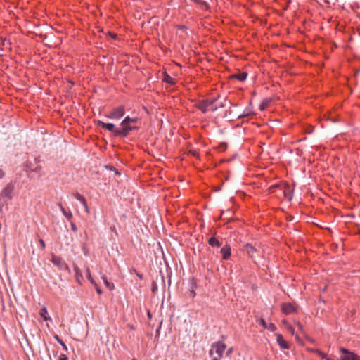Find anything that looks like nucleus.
Masks as SVG:
<instances>
[{
	"mask_svg": "<svg viewBox=\"0 0 360 360\" xmlns=\"http://www.w3.org/2000/svg\"><path fill=\"white\" fill-rule=\"evenodd\" d=\"M139 120L138 117H130L129 116L125 117L120 122L121 128H120L117 134L120 137H127L131 131L139 130V127L136 126L135 124Z\"/></svg>",
	"mask_w": 360,
	"mask_h": 360,
	"instance_id": "f257e3e1",
	"label": "nucleus"
},
{
	"mask_svg": "<svg viewBox=\"0 0 360 360\" xmlns=\"http://www.w3.org/2000/svg\"><path fill=\"white\" fill-rule=\"evenodd\" d=\"M277 190H281L282 195H283V197L288 201H290L292 199L293 191L289 184L286 183H281L272 185L269 188L270 193H274Z\"/></svg>",
	"mask_w": 360,
	"mask_h": 360,
	"instance_id": "f03ea898",
	"label": "nucleus"
},
{
	"mask_svg": "<svg viewBox=\"0 0 360 360\" xmlns=\"http://www.w3.org/2000/svg\"><path fill=\"white\" fill-rule=\"evenodd\" d=\"M217 99L218 97L212 99L200 100L195 103V106L203 113H206L209 110L214 112L218 109V107L214 106V103Z\"/></svg>",
	"mask_w": 360,
	"mask_h": 360,
	"instance_id": "7ed1b4c3",
	"label": "nucleus"
},
{
	"mask_svg": "<svg viewBox=\"0 0 360 360\" xmlns=\"http://www.w3.org/2000/svg\"><path fill=\"white\" fill-rule=\"evenodd\" d=\"M125 114V108L124 105H119L116 108H114L112 110L109 112L108 115H105L106 117L112 120H120L122 118Z\"/></svg>",
	"mask_w": 360,
	"mask_h": 360,
	"instance_id": "20e7f679",
	"label": "nucleus"
},
{
	"mask_svg": "<svg viewBox=\"0 0 360 360\" xmlns=\"http://www.w3.org/2000/svg\"><path fill=\"white\" fill-rule=\"evenodd\" d=\"M26 167L30 172H35L39 174V176H42V167L38 158H35L33 161H27Z\"/></svg>",
	"mask_w": 360,
	"mask_h": 360,
	"instance_id": "39448f33",
	"label": "nucleus"
},
{
	"mask_svg": "<svg viewBox=\"0 0 360 360\" xmlns=\"http://www.w3.org/2000/svg\"><path fill=\"white\" fill-rule=\"evenodd\" d=\"M340 351L341 352V360H360V356L348 350L347 349L341 347Z\"/></svg>",
	"mask_w": 360,
	"mask_h": 360,
	"instance_id": "423d86ee",
	"label": "nucleus"
},
{
	"mask_svg": "<svg viewBox=\"0 0 360 360\" xmlns=\"http://www.w3.org/2000/svg\"><path fill=\"white\" fill-rule=\"evenodd\" d=\"M97 125L110 131L113 134L114 136L120 137V136L117 133V132H118L120 128H116L114 124L105 123L101 120H98L97 122Z\"/></svg>",
	"mask_w": 360,
	"mask_h": 360,
	"instance_id": "0eeeda50",
	"label": "nucleus"
},
{
	"mask_svg": "<svg viewBox=\"0 0 360 360\" xmlns=\"http://www.w3.org/2000/svg\"><path fill=\"white\" fill-rule=\"evenodd\" d=\"M51 262L60 270L70 271L68 264L60 257L53 255L51 258Z\"/></svg>",
	"mask_w": 360,
	"mask_h": 360,
	"instance_id": "6e6552de",
	"label": "nucleus"
},
{
	"mask_svg": "<svg viewBox=\"0 0 360 360\" xmlns=\"http://www.w3.org/2000/svg\"><path fill=\"white\" fill-rule=\"evenodd\" d=\"M212 348L215 349V352L219 357L223 356V354L226 348V345L221 341L214 342L212 345Z\"/></svg>",
	"mask_w": 360,
	"mask_h": 360,
	"instance_id": "1a4fd4ad",
	"label": "nucleus"
},
{
	"mask_svg": "<svg viewBox=\"0 0 360 360\" xmlns=\"http://www.w3.org/2000/svg\"><path fill=\"white\" fill-rule=\"evenodd\" d=\"M220 252L222 255V259L224 260L229 259L231 255V250L230 245L226 244V245L222 247L220 250Z\"/></svg>",
	"mask_w": 360,
	"mask_h": 360,
	"instance_id": "9d476101",
	"label": "nucleus"
},
{
	"mask_svg": "<svg viewBox=\"0 0 360 360\" xmlns=\"http://www.w3.org/2000/svg\"><path fill=\"white\" fill-rule=\"evenodd\" d=\"M276 342L281 349H289L288 343L284 340L283 335L279 333L276 334Z\"/></svg>",
	"mask_w": 360,
	"mask_h": 360,
	"instance_id": "9b49d317",
	"label": "nucleus"
},
{
	"mask_svg": "<svg viewBox=\"0 0 360 360\" xmlns=\"http://www.w3.org/2000/svg\"><path fill=\"white\" fill-rule=\"evenodd\" d=\"M295 307L291 303H284L282 304V311L285 315L290 314L295 312Z\"/></svg>",
	"mask_w": 360,
	"mask_h": 360,
	"instance_id": "f8f14e48",
	"label": "nucleus"
},
{
	"mask_svg": "<svg viewBox=\"0 0 360 360\" xmlns=\"http://www.w3.org/2000/svg\"><path fill=\"white\" fill-rule=\"evenodd\" d=\"M258 322L262 326V327L268 329L269 331L274 332L276 330V327L274 323H267L263 318H260L258 320Z\"/></svg>",
	"mask_w": 360,
	"mask_h": 360,
	"instance_id": "ddd939ff",
	"label": "nucleus"
},
{
	"mask_svg": "<svg viewBox=\"0 0 360 360\" xmlns=\"http://www.w3.org/2000/svg\"><path fill=\"white\" fill-rule=\"evenodd\" d=\"M73 269H74V271H75V276L76 281L79 284H81L82 283V281L83 280V275H82V271L80 270V269L77 265H74Z\"/></svg>",
	"mask_w": 360,
	"mask_h": 360,
	"instance_id": "4468645a",
	"label": "nucleus"
},
{
	"mask_svg": "<svg viewBox=\"0 0 360 360\" xmlns=\"http://www.w3.org/2000/svg\"><path fill=\"white\" fill-rule=\"evenodd\" d=\"M244 251H245L251 257H253L254 254L256 252L257 249L250 243H247L244 246Z\"/></svg>",
	"mask_w": 360,
	"mask_h": 360,
	"instance_id": "2eb2a0df",
	"label": "nucleus"
},
{
	"mask_svg": "<svg viewBox=\"0 0 360 360\" xmlns=\"http://www.w3.org/2000/svg\"><path fill=\"white\" fill-rule=\"evenodd\" d=\"M248 73L246 72H241L236 74H233L231 77L236 79L240 82H243L247 79Z\"/></svg>",
	"mask_w": 360,
	"mask_h": 360,
	"instance_id": "dca6fc26",
	"label": "nucleus"
},
{
	"mask_svg": "<svg viewBox=\"0 0 360 360\" xmlns=\"http://www.w3.org/2000/svg\"><path fill=\"white\" fill-rule=\"evenodd\" d=\"M58 206H59L60 210L62 212L63 214L65 217V218L68 221H70L71 219L72 218V212L70 211H69V212L66 211V210L64 208V207L63 206V205L61 203H58Z\"/></svg>",
	"mask_w": 360,
	"mask_h": 360,
	"instance_id": "f3484780",
	"label": "nucleus"
},
{
	"mask_svg": "<svg viewBox=\"0 0 360 360\" xmlns=\"http://www.w3.org/2000/svg\"><path fill=\"white\" fill-rule=\"evenodd\" d=\"M39 314H40L41 317L44 321H49V320L51 321V318L48 314V311H47L46 307H43V308L41 309V311L39 312Z\"/></svg>",
	"mask_w": 360,
	"mask_h": 360,
	"instance_id": "a211bd4d",
	"label": "nucleus"
},
{
	"mask_svg": "<svg viewBox=\"0 0 360 360\" xmlns=\"http://www.w3.org/2000/svg\"><path fill=\"white\" fill-rule=\"evenodd\" d=\"M163 82L169 84L171 85H175L176 84V80L170 77L167 73H165L162 78Z\"/></svg>",
	"mask_w": 360,
	"mask_h": 360,
	"instance_id": "6ab92c4d",
	"label": "nucleus"
},
{
	"mask_svg": "<svg viewBox=\"0 0 360 360\" xmlns=\"http://www.w3.org/2000/svg\"><path fill=\"white\" fill-rule=\"evenodd\" d=\"M208 244L212 247H220L221 243L215 237H211L208 240Z\"/></svg>",
	"mask_w": 360,
	"mask_h": 360,
	"instance_id": "aec40b11",
	"label": "nucleus"
},
{
	"mask_svg": "<svg viewBox=\"0 0 360 360\" xmlns=\"http://www.w3.org/2000/svg\"><path fill=\"white\" fill-rule=\"evenodd\" d=\"M103 283L109 289L112 290L114 288V285L112 283H110L108 280V278L105 276L102 277Z\"/></svg>",
	"mask_w": 360,
	"mask_h": 360,
	"instance_id": "412c9836",
	"label": "nucleus"
},
{
	"mask_svg": "<svg viewBox=\"0 0 360 360\" xmlns=\"http://www.w3.org/2000/svg\"><path fill=\"white\" fill-rule=\"evenodd\" d=\"M270 101H271L270 99L263 100L262 102L259 105V109L261 110H264L268 106Z\"/></svg>",
	"mask_w": 360,
	"mask_h": 360,
	"instance_id": "4be33fe9",
	"label": "nucleus"
},
{
	"mask_svg": "<svg viewBox=\"0 0 360 360\" xmlns=\"http://www.w3.org/2000/svg\"><path fill=\"white\" fill-rule=\"evenodd\" d=\"M86 276H87V278L88 280L94 285H96V283L95 282V281L93 279V278L91 277V272L89 271V269H87L86 270Z\"/></svg>",
	"mask_w": 360,
	"mask_h": 360,
	"instance_id": "5701e85b",
	"label": "nucleus"
},
{
	"mask_svg": "<svg viewBox=\"0 0 360 360\" xmlns=\"http://www.w3.org/2000/svg\"><path fill=\"white\" fill-rule=\"evenodd\" d=\"M55 339L57 340V342L63 347L64 349L68 350V347L64 343V342L59 338L58 335H55Z\"/></svg>",
	"mask_w": 360,
	"mask_h": 360,
	"instance_id": "b1692460",
	"label": "nucleus"
},
{
	"mask_svg": "<svg viewBox=\"0 0 360 360\" xmlns=\"http://www.w3.org/2000/svg\"><path fill=\"white\" fill-rule=\"evenodd\" d=\"M75 198H76L77 200L80 201V202H81V203H82V202H84V200H86L85 198H84L82 195H81L80 193H76V195H75Z\"/></svg>",
	"mask_w": 360,
	"mask_h": 360,
	"instance_id": "393cba45",
	"label": "nucleus"
},
{
	"mask_svg": "<svg viewBox=\"0 0 360 360\" xmlns=\"http://www.w3.org/2000/svg\"><path fill=\"white\" fill-rule=\"evenodd\" d=\"M315 352L318 354V355L321 357L322 359H326L328 357L326 355L321 351L319 349H316Z\"/></svg>",
	"mask_w": 360,
	"mask_h": 360,
	"instance_id": "a878e982",
	"label": "nucleus"
},
{
	"mask_svg": "<svg viewBox=\"0 0 360 360\" xmlns=\"http://www.w3.org/2000/svg\"><path fill=\"white\" fill-rule=\"evenodd\" d=\"M82 204L84 206L86 212L89 213V209L86 200H84V202H82Z\"/></svg>",
	"mask_w": 360,
	"mask_h": 360,
	"instance_id": "bb28decb",
	"label": "nucleus"
},
{
	"mask_svg": "<svg viewBox=\"0 0 360 360\" xmlns=\"http://www.w3.org/2000/svg\"><path fill=\"white\" fill-rule=\"evenodd\" d=\"M70 226H71V230L73 231V232H76L77 231V228L75 225V223L73 222H70Z\"/></svg>",
	"mask_w": 360,
	"mask_h": 360,
	"instance_id": "cd10ccee",
	"label": "nucleus"
},
{
	"mask_svg": "<svg viewBox=\"0 0 360 360\" xmlns=\"http://www.w3.org/2000/svg\"><path fill=\"white\" fill-rule=\"evenodd\" d=\"M250 115V112L249 111H244L243 114L241 115H239L238 116V118H241V117H246L248 115Z\"/></svg>",
	"mask_w": 360,
	"mask_h": 360,
	"instance_id": "c85d7f7f",
	"label": "nucleus"
},
{
	"mask_svg": "<svg viewBox=\"0 0 360 360\" xmlns=\"http://www.w3.org/2000/svg\"><path fill=\"white\" fill-rule=\"evenodd\" d=\"M58 359L59 360H68V357L67 355L62 354L59 356Z\"/></svg>",
	"mask_w": 360,
	"mask_h": 360,
	"instance_id": "c756f323",
	"label": "nucleus"
},
{
	"mask_svg": "<svg viewBox=\"0 0 360 360\" xmlns=\"http://www.w3.org/2000/svg\"><path fill=\"white\" fill-rule=\"evenodd\" d=\"M39 243L41 245V249L44 250L46 248V244H45V242L44 241V240L41 238L39 239Z\"/></svg>",
	"mask_w": 360,
	"mask_h": 360,
	"instance_id": "7c9ffc66",
	"label": "nucleus"
},
{
	"mask_svg": "<svg viewBox=\"0 0 360 360\" xmlns=\"http://www.w3.org/2000/svg\"><path fill=\"white\" fill-rule=\"evenodd\" d=\"M133 271L136 273V275L139 278V279H143V275L137 272L136 269H133Z\"/></svg>",
	"mask_w": 360,
	"mask_h": 360,
	"instance_id": "2f4dec72",
	"label": "nucleus"
},
{
	"mask_svg": "<svg viewBox=\"0 0 360 360\" xmlns=\"http://www.w3.org/2000/svg\"><path fill=\"white\" fill-rule=\"evenodd\" d=\"M214 106H217V107H218V108H223L225 107V104L221 102V103H219L218 105L214 104Z\"/></svg>",
	"mask_w": 360,
	"mask_h": 360,
	"instance_id": "473e14b6",
	"label": "nucleus"
},
{
	"mask_svg": "<svg viewBox=\"0 0 360 360\" xmlns=\"http://www.w3.org/2000/svg\"><path fill=\"white\" fill-rule=\"evenodd\" d=\"M95 287V289L96 290V292L98 293V294H101L102 293V290L98 286V285L96 284V285H94Z\"/></svg>",
	"mask_w": 360,
	"mask_h": 360,
	"instance_id": "72a5a7b5",
	"label": "nucleus"
},
{
	"mask_svg": "<svg viewBox=\"0 0 360 360\" xmlns=\"http://www.w3.org/2000/svg\"><path fill=\"white\" fill-rule=\"evenodd\" d=\"M196 293L194 290V289L193 288L191 291H190V296L191 297H194L195 296Z\"/></svg>",
	"mask_w": 360,
	"mask_h": 360,
	"instance_id": "f704fd0d",
	"label": "nucleus"
},
{
	"mask_svg": "<svg viewBox=\"0 0 360 360\" xmlns=\"http://www.w3.org/2000/svg\"><path fill=\"white\" fill-rule=\"evenodd\" d=\"M4 176V172L0 168V179Z\"/></svg>",
	"mask_w": 360,
	"mask_h": 360,
	"instance_id": "c9c22d12",
	"label": "nucleus"
},
{
	"mask_svg": "<svg viewBox=\"0 0 360 360\" xmlns=\"http://www.w3.org/2000/svg\"><path fill=\"white\" fill-rule=\"evenodd\" d=\"M288 329L289 331L294 333V328L292 326H290V325L288 326Z\"/></svg>",
	"mask_w": 360,
	"mask_h": 360,
	"instance_id": "e433bc0d",
	"label": "nucleus"
},
{
	"mask_svg": "<svg viewBox=\"0 0 360 360\" xmlns=\"http://www.w3.org/2000/svg\"><path fill=\"white\" fill-rule=\"evenodd\" d=\"M275 193H277V195L279 197L280 195H282V194L281 193V190H277Z\"/></svg>",
	"mask_w": 360,
	"mask_h": 360,
	"instance_id": "4c0bfd02",
	"label": "nucleus"
},
{
	"mask_svg": "<svg viewBox=\"0 0 360 360\" xmlns=\"http://www.w3.org/2000/svg\"><path fill=\"white\" fill-rule=\"evenodd\" d=\"M221 359V357H219V356H214L212 360H220Z\"/></svg>",
	"mask_w": 360,
	"mask_h": 360,
	"instance_id": "58836bf2",
	"label": "nucleus"
},
{
	"mask_svg": "<svg viewBox=\"0 0 360 360\" xmlns=\"http://www.w3.org/2000/svg\"><path fill=\"white\" fill-rule=\"evenodd\" d=\"M231 352H232V349H231V348H230V349L228 350V352H227V353H228V354H231Z\"/></svg>",
	"mask_w": 360,
	"mask_h": 360,
	"instance_id": "ea45409f",
	"label": "nucleus"
},
{
	"mask_svg": "<svg viewBox=\"0 0 360 360\" xmlns=\"http://www.w3.org/2000/svg\"><path fill=\"white\" fill-rule=\"evenodd\" d=\"M148 318H150V319L151 318V314H150V313L149 311L148 312Z\"/></svg>",
	"mask_w": 360,
	"mask_h": 360,
	"instance_id": "a19ab883",
	"label": "nucleus"
},
{
	"mask_svg": "<svg viewBox=\"0 0 360 360\" xmlns=\"http://www.w3.org/2000/svg\"><path fill=\"white\" fill-rule=\"evenodd\" d=\"M283 324H287V321L283 320Z\"/></svg>",
	"mask_w": 360,
	"mask_h": 360,
	"instance_id": "79ce46f5",
	"label": "nucleus"
},
{
	"mask_svg": "<svg viewBox=\"0 0 360 360\" xmlns=\"http://www.w3.org/2000/svg\"><path fill=\"white\" fill-rule=\"evenodd\" d=\"M326 360H334V359H332L331 358L328 357Z\"/></svg>",
	"mask_w": 360,
	"mask_h": 360,
	"instance_id": "37998d69",
	"label": "nucleus"
},
{
	"mask_svg": "<svg viewBox=\"0 0 360 360\" xmlns=\"http://www.w3.org/2000/svg\"><path fill=\"white\" fill-rule=\"evenodd\" d=\"M5 41H6V39H4V41H3V45H4V44H5Z\"/></svg>",
	"mask_w": 360,
	"mask_h": 360,
	"instance_id": "c03bdc74",
	"label": "nucleus"
},
{
	"mask_svg": "<svg viewBox=\"0 0 360 360\" xmlns=\"http://www.w3.org/2000/svg\"><path fill=\"white\" fill-rule=\"evenodd\" d=\"M132 360H137V359H135V358H133V359H132Z\"/></svg>",
	"mask_w": 360,
	"mask_h": 360,
	"instance_id": "a18cd8bd",
	"label": "nucleus"
}]
</instances>
